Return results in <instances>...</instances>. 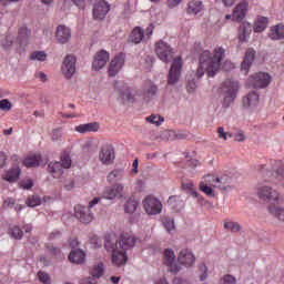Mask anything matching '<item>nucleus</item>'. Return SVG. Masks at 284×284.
Here are the masks:
<instances>
[{"mask_svg": "<svg viewBox=\"0 0 284 284\" xmlns=\"http://www.w3.org/2000/svg\"><path fill=\"white\" fill-rule=\"evenodd\" d=\"M186 187L189 190H191V196H193V199H196L199 201V203H203V201H205V197H203V195H201L199 193V191H196V189H194V184L189 183V184H186Z\"/></svg>", "mask_w": 284, "mask_h": 284, "instance_id": "nucleus-46", "label": "nucleus"}, {"mask_svg": "<svg viewBox=\"0 0 284 284\" xmlns=\"http://www.w3.org/2000/svg\"><path fill=\"white\" fill-rule=\"evenodd\" d=\"M48 172L53 179H59L63 174V165L61 162H50L48 165Z\"/></svg>", "mask_w": 284, "mask_h": 284, "instance_id": "nucleus-34", "label": "nucleus"}, {"mask_svg": "<svg viewBox=\"0 0 284 284\" xmlns=\"http://www.w3.org/2000/svg\"><path fill=\"white\" fill-rule=\"evenodd\" d=\"M257 104H258V92L256 91L250 92L242 100L243 108H254V105H257Z\"/></svg>", "mask_w": 284, "mask_h": 284, "instance_id": "nucleus-32", "label": "nucleus"}, {"mask_svg": "<svg viewBox=\"0 0 284 284\" xmlns=\"http://www.w3.org/2000/svg\"><path fill=\"white\" fill-rule=\"evenodd\" d=\"M62 139H63V131L61 130V128L54 129L51 132V140L52 141L59 142V141H62Z\"/></svg>", "mask_w": 284, "mask_h": 284, "instance_id": "nucleus-50", "label": "nucleus"}, {"mask_svg": "<svg viewBox=\"0 0 284 284\" xmlns=\"http://www.w3.org/2000/svg\"><path fill=\"white\" fill-rule=\"evenodd\" d=\"M176 261V255L174 254V251L171 248H166L163 252V263L164 265H166V267H170L169 271L173 272L174 274H176V272H179V267H176V265H174Z\"/></svg>", "mask_w": 284, "mask_h": 284, "instance_id": "nucleus-21", "label": "nucleus"}, {"mask_svg": "<svg viewBox=\"0 0 284 284\" xmlns=\"http://www.w3.org/2000/svg\"><path fill=\"white\" fill-rule=\"evenodd\" d=\"M48 59V54L44 51H34L30 54L31 61H45Z\"/></svg>", "mask_w": 284, "mask_h": 284, "instance_id": "nucleus-45", "label": "nucleus"}, {"mask_svg": "<svg viewBox=\"0 0 284 284\" xmlns=\"http://www.w3.org/2000/svg\"><path fill=\"white\" fill-rule=\"evenodd\" d=\"M19 176H21V168L19 165L12 166L3 175L2 179L8 181L9 183H17L19 181Z\"/></svg>", "mask_w": 284, "mask_h": 284, "instance_id": "nucleus-27", "label": "nucleus"}, {"mask_svg": "<svg viewBox=\"0 0 284 284\" xmlns=\"http://www.w3.org/2000/svg\"><path fill=\"white\" fill-rule=\"evenodd\" d=\"M125 65V54L120 53L109 64V77H114Z\"/></svg>", "mask_w": 284, "mask_h": 284, "instance_id": "nucleus-18", "label": "nucleus"}, {"mask_svg": "<svg viewBox=\"0 0 284 284\" xmlns=\"http://www.w3.org/2000/svg\"><path fill=\"white\" fill-rule=\"evenodd\" d=\"M256 196L268 205H283L284 194L270 185H260L256 189Z\"/></svg>", "mask_w": 284, "mask_h": 284, "instance_id": "nucleus-2", "label": "nucleus"}, {"mask_svg": "<svg viewBox=\"0 0 284 284\" xmlns=\"http://www.w3.org/2000/svg\"><path fill=\"white\" fill-rule=\"evenodd\" d=\"M110 61V53L105 50L99 51L93 59V70H102Z\"/></svg>", "mask_w": 284, "mask_h": 284, "instance_id": "nucleus-20", "label": "nucleus"}, {"mask_svg": "<svg viewBox=\"0 0 284 284\" xmlns=\"http://www.w3.org/2000/svg\"><path fill=\"white\" fill-rule=\"evenodd\" d=\"M38 278L40 283L50 284L52 283L50 275L43 271L38 272Z\"/></svg>", "mask_w": 284, "mask_h": 284, "instance_id": "nucleus-51", "label": "nucleus"}, {"mask_svg": "<svg viewBox=\"0 0 284 284\" xmlns=\"http://www.w3.org/2000/svg\"><path fill=\"white\" fill-rule=\"evenodd\" d=\"M182 1H183V0H166V7L172 10L173 8H178V6H179Z\"/></svg>", "mask_w": 284, "mask_h": 284, "instance_id": "nucleus-58", "label": "nucleus"}, {"mask_svg": "<svg viewBox=\"0 0 284 284\" xmlns=\"http://www.w3.org/2000/svg\"><path fill=\"white\" fill-rule=\"evenodd\" d=\"M217 136L219 139H223V141H227V136L232 139V134L225 132V129L223 126L217 128Z\"/></svg>", "mask_w": 284, "mask_h": 284, "instance_id": "nucleus-55", "label": "nucleus"}, {"mask_svg": "<svg viewBox=\"0 0 284 284\" xmlns=\"http://www.w3.org/2000/svg\"><path fill=\"white\" fill-rule=\"evenodd\" d=\"M178 262L180 265H184V267H192L196 263V257L192 251L184 248L178 255Z\"/></svg>", "mask_w": 284, "mask_h": 284, "instance_id": "nucleus-19", "label": "nucleus"}, {"mask_svg": "<svg viewBox=\"0 0 284 284\" xmlns=\"http://www.w3.org/2000/svg\"><path fill=\"white\" fill-rule=\"evenodd\" d=\"M111 6L105 0H100L93 4V19L94 21H103L105 17H108V12H110Z\"/></svg>", "mask_w": 284, "mask_h": 284, "instance_id": "nucleus-13", "label": "nucleus"}, {"mask_svg": "<svg viewBox=\"0 0 284 284\" xmlns=\"http://www.w3.org/2000/svg\"><path fill=\"white\" fill-rule=\"evenodd\" d=\"M146 121L153 125H161L164 120L161 118V115H150L146 118Z\"/></svg>", "mask_w": 284, "mask_h": 284, "instance_id": "nucleus-52", "label": "nucleus"}, {"mask_svg": "<svg viewBox=\"0 0 284 284\" xmlns=\"http://www.w3.org/2000/svg\"><path fill=\"white\" fill-rule=\"evenodd\" d=\"M199 277L200 281H205L207 278V266L205 264L199 265Z\"/></svg>", "mask_w": 284, "mask_h": 284, "instance_id": "nucleus-54", "label": "nucleus"}, {"mask_svg": "<svg viewBox=\"0 0 284 284\" xmlns=\"http://www.w3.org/2000/svg\"><path fill=\"white\" fill-rule=\"evenodd\" d=\"M61 165L64 170H69V168H72V158H70V153L68 151H64L61 155Z\"/></svg>", "mask_w": 284, "mask_h": 284, "instance_id": "nucleus-42", "label": "nucleus"}, {"mask_svg": "<svg viewBox=\"0 0 284 284\" xmlns=\"http://www.w3.org/2000/svg\"><path fill=\"white\" fill-rule=\"evenodd\" d=\"M34 182H32V180H22L20 182V187H22V190H32Z\"/></svg>", "mask_w": 284, "mask_h": 284, "instance_id": "nucleus-57", "label": "nucleus"}, {"mask_svg": "<svg viewBox=\"0 0 284 284\" xmlns=\"http://www.w3.org/2000/svg\"><path fill=\"white\" fill-rule=\"evenodd\" d=\"M207 183H213V187L221 192H232L234 185H232V176L224 174L221 176L210 175Z\"/></svg>", "mask_w": 284, "mask_h": 284, "instance_id": "nucleus-6", "label": "nucleus"}, {"mask_svg": "<svg viewBox=\"0 0 284 284\" xmlns=\"http://www.w3.org/2000/svg\"><path fill=\"white\" fill-rule=\"evenodd\" d=\"M270 39H272L273 41L284 39V26L276 24L275 27L271 28Z\"/></svg>", "mask_w": 284, "mask_h": 284, "instance_id": "nucleus-37", "label": "nucleus"}, {"mask_svg": "<svg viewBox=\"0 0 284 284\" xmlns=\"http://www.w3.org/2000/svg\"><path fill=\"white\" fill-rule=\"evenodd\" d=\"M234 141L237 143H243V141H245V134L243 132L235 134Z\"/></svg>", "mask_w": 284, "mask_h": 284, "instance_id": "nucleus-63", "label": "nucleus"}, {"mask_svg": "<svg viewBox=\"0 0 284 284\" xmlns=\"http://www.w3.org/2000/svg\"><path fill=\"white\" fill-rule=\"evenodd\" d=\"M14 203H16L14 199L8 197L7 200H4L3 206L12 209L14 207Z\"/></svg>", "mask_w": 284, "mask_h": 284, "instance_id": "nucleus-60", "label": "nucleus"}, {"mask_svg": "<svg viewBox=\"0 0 284 284\" xmlns=\"http://www.w3.org/2000/svg\"><path fill=\"white\" fill-rule=\"evenodd\" d=\"M225 59V49L222 47H216L213 52L210 50H204L200 54V64L195 72V77L201 79L205 72L209 77H215L216 72L221 70V61Z\"/></svg>", "mask_w": 284, "mask_h": 284, "instance_id": "nucleus-1", "label": "nucleus"}, {"mask_svg": "<svg viewBox=\"0 0 284 284\" xmlns=\"http://www.w3.org/2000/svg\"><path fill=\"white\" fill-rule=\"evenodd\" d=\"M101 128L99 122H90L84 124H79L74 128L75 132L79 134H88V132H97Z\"/></svg>", "mask_w": 284, "mask_h": 284, "instance_id": "nucleus-28", "label": "nucleus"}, {"mask_svg": "<svg viewBox=\"0 0 284 284\" xmlns=\"http://www.w3.org/2000/svg\"><path fill=\"white\" fill-rule=\"evenodd\" d=\"M74 189V180H67L64 183V190L69 191Z\"/></svg>", "mask_w": 284, "mask_h": 284, "instance_id": "nucleus-61", "label": "nucleus"}, {"mask_svg": "<svg viewBox=\"0 0 284 284\" xmlns=\"http://www.w3.org/2000/svg\"><path fill=\"white\" fill-rule=\"evenodd\" d=\"M154 32V26L153 24H149L146 28V31L143 30L141 27H135L130 36V39L132 41V43H141V41H143V39H145V34L148 37V39H150V36Z\"/></svg>", "mask_w": 284, "mask_h": 284, "instance_id": "nucleus-15", "label": "nucleus"}, {"mask_svg": "<svg viewBox=\"0 0 284 284\" xmlns=\"http://www.w3.org/2000/svg\"><path fill=\"white\" fill-rule=\"evenodd\" d=\"M162 224L169 232H172V230H174V220L170 216L162 217Z\"/></svg>", "mask_w": 284, "mask_h": 284, "instance_id": "nucleus-48", "label": "nucleus"}, {"mask_svg": "<svg viewBox=\"0 0 284 284\" xmlns=\"http://www.w3.org/2000/svg\"><path fill=\"white\" fill-rule=\"evenodd\" d=\"M136 207H139V202L135 200H129L124 205V211L126 214H134V212H136Z\"/></svg>", "mask_w": 284, "mask_h": 284, "instance_id": "nucleus-43", "label": "nucleus"}, {"mask_svg": "<svg viewBox=\"0 0 284 284\" xmlns=\"http://www.w3.org/2000/svg\"><path fill=\"white\" fill-rule=\"evenodd\" d=\"M70 263H75L77 265H81V263H85V252L80 248L71 251L69 254Z\"/></svg>", "mask_w": 284, "mask_h": 284, "instance_id": "nucleus-33", "label": "nucleus"}, {"mask_svg": "<svg viewBox=\"0 0 284 284\" xmlns=\"http://www.w3.org/2000/svg\"><path fill=\"white\" fill-rule=\"evenodd\" d=\"M61 72L67 79H72L74 72H77V58L72 54H68L61 65Z\"/></svg>", "mask_w": 284, "mask_h": 284, "instance_id": "nucleus-11", "label": "nucleus"}, {"mask_svg": "<svg viewBox=\"0 0 284 284\" xmlns=\"http://www.w3.org/2000/svg\"><path fill=\"white\" fill-rule=\"evenodd\" d=\"M22 163L24 168H39L43 163V160L40 153H33L28 155Z\"/></svg>", "mask_w": 284, "mask_h": 284, "instance_id": "nucleus-29", "label": "nucleus"}, {"mask_svg": "<svg viewBox=\"0 0 284 284\" xmlns=\"http://www.w3.org/2000/svg\"><path fill=\"white\" fill-rule=\"evenodd\" d=\"M182 70H183V60L181 59V57H178L173 60L171 64V69L169 71V79H168L169 85H175V83H179V79H181Z\"/></svg>", "mask_w": 284, "mask_h": 284, "instance_id": "nucleus-10", "label": "nucleus"}, {"mask_svg": "<svg viewBox=\"0 0 284 284\" xmlns=\"http://www.w3.org/2000/svg\"><path fill=\"white\" fill-rule=\"evenodd\" d=\"M250 8V3L247 1L242 0L236 7L233 9V21H243L245 16L247 14V9Z\"/></svg>", "mask_w": 284, "mask_h": 284, "instance_id": "nucleus-22", "label": "nucleus"}, {"mask_svg": "<svg viewBox=\"0 0 284 284\" xmlns=\"http://www.w3.org/2000/svg\"><path fill=\"white\" fill-rule=\"evenodd\" d=\"M255 57L256 51H254V49H247L241 67V71L244 74H247V72H250V68H252V63L254 62Z\"/></svg>", "mask_w": 284, "mask_h": 284, "instance_id": "nucleus-26", "label": "nucleus"}, {"mask_svg": "<svg viewBox=\"0 0 284 284\" xmlns=\"http://www.w3.org/2000/svg\"><path fill=\"white\" fill-rule=\"evenodd\" d=\"M224 230H227V232H241V224H239V222H233V221H229V222H224Z\"/></svg>", "mask_w": 284, "mask_h": 284, "instance_id": "nucleus-44", "label": "nucleus"}, {"mask_svg": "<svg viewBox=\"0 0 284 284\" xmlns=\"http://www.w3.org/2000/svg\"><path fill=\"white\" fill-rule=\"evenodd\" d=\"M114 159H116V154L114 153V148H112V145L104 144L100 148L99 161L102 165H112Z\"/></svg>", "mask_w": 284, "mask_h": 284, "instance_id": "nucleus-12", "label": "nucleus"}, {"mask_svg": "<svg viewBox=\"0 0 284 284\" xmlns=\"http://www.w3.org/2000/svg\"><path fill=\"white\" fill-rule=\"evenodd\" d=\"M205 10V4L201 0H191L187 3L186 14L196 17V14H201Z\"/></svg>", "mask_w": 284, "mask_h": 284, "instance_id": "nucleus-25", "label": "nucleus"}, {"mask_svg": "<svg viewBox=\"0 0 284 284\" xmlns=\"http://www.w3.org/2000/svg\"><path fill=\"white\" fill-rule=\"evenodd\" d=\"M36 79H39L42 81V83H45L48 81V75H45L42 71L36 72Z\"/></svg>", "mask_w": 284, "mask_h": 284, "instance_id": "nucleus-59", "label": "nucleus"}, {"mask_svg": "<svg viewBox=\"0 0 284 284\" xmlns=\"http://www.w3.org/2000/svg\"><path fill=\"white\" fill-rule=\"evenodd\" d=\"M168 204L175 212H181V210H183L185 207V203L183 202V200H181V197H179L176 195L170 196L169 201H168Z\"/></svg>", "mask_w": 284, "mask_h": 284, "instance_id": "nucleus-35", "label": "nucleus"}, {"mask_svg": "<svg viewBox=\"0 0 284 284\" xmlns=\"http://www.w3.org/2000/svg\"><path fill=\"white\" fill-rule=\"evenodd\" d=\"M173 284H190V283L187 282V280H183L181 277H175L173 280Z\"/></svg>", "mask_w": 284, "mask_h": 284, "instance_id": "nucleus-64", "label": "nucleus"}, {"mask_svg": "<svg viewBox=\"0 0 284 284\" xmlns=\"http://www.w3.org/2000/svg\"><path fill=\"white\" fill-rule=\"evenodd\" d=\"M123 190L124 187L122 184L108 186L104 189L102 197L106 199L108 201H113V199H121V196H123Z\"/></svg>", "mask_w": 284, "mask_h": 284, "instance_id": "nucleus-17", "label": "nucleus"}, {"mask_svg": "<svg viewBox=\"0 0 284 284\" xmlns=\"http://www.w3.org/2000/svg\"><path fill=\"white\" fill-rule=\"evenodd\" d=\"M240 88H241V84L239 83V81L234 79H226L222 83L220 88V94L221 97H223L224 108H230L231 103H234L239 94Z\"/></svg>", "mask_w": 284, "mask_h": 284, "instance_id": "nucleus-3", "label": "nucleus"}, {"mask_svg": "<svg viewBox=\"0 0 284 284\" xmlns=\"http://www.w3.org/2000/svg\"><path fill=\"white\" fill-rule=\"evenodd\" d=\"M41 203L39 195H32L27 199V205L29 207H37Z\"/></svg>", "mask_w": 284, "mask_h": 284, "instance_id": "nucleus-49", "label": "nucleus"}, {"mask_svg": "<svg viewBox=\"0 0 284 284\" xmlns=\"http://www.w3.org/2000/svg\"><path fill=\"white\" fill-rule=\"evenodd\" d=\"M207 179H210V174L204 176V181L200 182L199 190L206 196L214 197V182H207Z\"/></svg>", "mask_w": 284, "mask_h": 284, "instance_id": "nucleus-30", "label": "nucleus"}, {"mask_svg": "<svg viewBox=\"0 0 284 284\" xmlns=\"http://www.w3.org/2000/svg\"><path fill=\"white\" fill-rule=\"evenodd\" d=\"M115 90L119 92V100L121 103H134V94H132V90L125 85L123 82H115Z\"/></svg>", "mask_w": 284, "mask_h": 284, "instance_id": "nucleus-14", "label": "nucleus"}, {"mask_svg": "<svg viewBox=\"0 0 284 284\" xmlns=\"http://www.w3.org/2000/svg\"><path fill=\"white\" fill-rule=\"evenodd\" d=\"M155 54L163 63H170L174 59V49L166 42L160 40L155 43Z\"/></svg>", "mask_w": 284, "mask_h": 284, "instance_id": "nucleus-7", "label": "nucleus"}, {"mask_svg": "<svg viewBox=\"0 0 284 284\" xmlns=\"http://www.w3.org/2000/svg\"><path fill=\"white\" fill-rule=\"evenodd\" d=\"M0 110L3 112H10L12 110V103L8 99H3L0 101Z\"/></svg>", "mask_w": 284, "mask_h": 284, "instance_id": "nucleus-53", "label": "nucleus"}, {"mask_svg": "<svg viewBox=\"0 0 284 284\" xmlns=\"http://www.w3.org/2000/svg\"><path fill=\"white\" fill-rule=\"evenodd\" d=\"M268 212L272 216L284 223V207L281 204L268 205Z\"/></svg>", "mask_w": 284, "mask_h": 284, "instance_id": "nucleus-36", "label": "nucleus"}, {"mask_svg": "<svg viewBox=\"0 0 284 284\" xmlns=\"http://www.w3.org/2000/svg\"><path fill=\"white\" fill-rule=\"evenodd\" d=\"M222 284H236V277L227 274L221 278Z\"/></svg>", "mask_w": 284, "mask_h": 284, "instance_id": "nucleus-56", "label": "nucleus"}, {"mask_svg": "<svg viewBox=\"0 0 284 284\" xmlns=\"http://www.w3.org/2000/svg\"><path fill=\"white\" fill-rule=\"evenodd\" d=\"M159 94V87L152 81H146L143 85L142 99L144 101H152Z\"/></svg>", "mask_w": 284, "mask_h": 284, "instance_id": "nucleus-23", "label": "nucleus"}, {"mask_svg": "<svg viewBox=\"0 0 284 284\" xmlns=\"http://www.w3.org/2000/svg\"><path fill=\"white\" fill-rule=\"evenodd\" d=\"M105 272V268L103 267V263H99L94 265L91 270V276L93 278H101Z\"/></svg>", "mask_w": 284, "mask_h": 284, "instance_id": "nucleus-41", "label": "nucleus"}, {"mask_svg": "<svg viewBox=\"0 0 284 284\" xmlns=\"http://www.w3.org/2000/svg\"><path fill=\"white\" fill-rule=\"evenodd\" d=\"M268 21L270 20L267 19V17H263V16L257 17L254 24H253L254 32L265 31L266 28H267Z\"/></svg>", "mask_w": 284, "mask_h": 284, "instance_id": "nucleus-38", "label": "nucleus"}, {"mask_svg": "<svg viewBox=\"0 0 284 284\" xmlns=\"http://www.w3.org/2000/svg\"><path fill=\"white\" fill-rule=\"evenodd\" d=\"M142 203L146 214L150 216H156V214H161L163 211L161 201L152 195L146 196Z\"/></svg>", "mask_w": 284, "mask_h": 284, "instance_id": "nucleus-9", "label": "nucleus"}, {"mask_svg": "<svg viewBox=\"0 0 284 284\" xmlns=\"http://www.w3.org/2000/svg\"><path fill=\"white\" fill-rule=\"evenodd\" d=\"M55 39L58 43H68V41L72 39V32L70 31V28L65 26H58L55 31Z\"/></svg>", "mask_w": 284, "mask_h": 284, "instance_id": "nucleus-24", "label": "nucleus"}, {"mask_svg": "<svg viewBox=\"0 0 284 284\" xmlns=\"http://www.w3.org/2000/svg\"><path fill=\"white\" fill-rule=\"evenodd\" d=\"M187 92H194L196 90V82L194 81H189L186 85Z\"/></svg>", "mask_w": 284, "mask_h": 284, "instance_id": "nucleus-62", "label": "nucleus"}, {"mask_svg": "<svg viewBox=\"0 0 284 284\" xmlns=\"http://www.w3.org/2000/svg\"><path fill=\"white\" fill-rule=\"evenodd\" d=\"M29 37H30V31L28 30V27H22L19 29L18 41L20 45H23V43L28 41Z\"/></svg>", "mask_w": 284, "mask_h": 284, "instance_id": "nucleus-40", "label": "nucleus"}, {"mask_svg": "<svg viewBox=\"0 0 284 284\" xmlns=\"http://www.w3.org/2000/svg\"><path fill=\"white\" fill-rule=\"evenodd\" d=\"M118 245H119L118 247L122 252L126 253L128 250H132V247H134V245H136V236H134V234L132 232L122 233Z\"/></svg>", "mask_w": 284, "mask_h": 284, "instance_id": "nucleus-16", "label": "nucleus"}, {"mask_svg": "<svg viewBox=\"0 0 284 284\" xmlns=\"http://www.w3.org/2000/svg\"><path fill=\"white\" fill-rule=\"evenodd\" d=\"M99 201H101L100 197H94L92 201L89 202V207L83 206V205H75L74 206V212H75V219L80 220V223H92L94 221V215L90 210L94 207V205H99Z\"/></svg>", "mask_w": 284, "mask_h": 284, "instance_id": "nucleus-4", "label": "nucleus"}, {"mask_svg": "<svg viewBox=\"0 0 284 284\" xmlns=\"http://www.w3.org/2000/svg\"><path fill=\"white\" fill-rule=\"evenodd\" d=\"M124 174H125V171H123V169H115L109 173L106 181L109 183H116L119 181H123Z\"/></svg>", "mask_w": 284, "mask_h": 284, "instance_id": "nucleus-39", "label": "nucleus"}, {"mask_svg": "<svg viewBox=\"0 0 284 284\" xmlns=\"http://www.w3.org/2000/svg\"><path fill=\"white\" fill-rule=\"evenodd\" d=\"M252 34V24L248 22H243L239 28V40L241 43L247 42L250 36Z\"/></svg>", "mask_w": 284, "mask_h": 284, "instance_id": "nucleus-31", "label": "nucleus"}, {"mask_svg": "<svg viewBox=\"0 0 284 284\" xmlns=\"http://www.w3.org/2000/svg\"><path fill=\"white\" fill-rule=\"evenodd\" d=\"M272 83V75L265 72H257L253 75H251L247 80V85L250 88H257V89H263L267 88Z\"/></svg>", "mask_w": 284, "mask_h": 284, "instance_id": "nucleus-8", "label": "nucleus"}, {"mask_svg": "<svg viewBox=\"0 0 284 284\" xmlns=\"http://www.w3.org/2000/svg\"><path fill=\"white\" fill-rule=\"evenodd\" d=\"M9 234L12 239H16L17 241L23 239V231H21L19 226L11 227Z\"/></svg>", "mask_w": 284, "mask_h": 284, "instance_id": "nucleus-47", "label": "nucleus"}, {"mask_svg": "<svg viewBox=\"0 0 284 284\" xmlns=\"http://www.w3.org/2000/svg\"><path fill=\"white\" fill-rule=\"evenodd\" d=\"M104 247L108 252H112L113 265H118V267H120V265H125V263H128V253H125V251H121L119 244L106 241L104 243Z\"/></svg>", "mask_w": 284, "mask_h": 284, "instance_id": "nucleus-5", "label": "nucleus"}]
</instances>
